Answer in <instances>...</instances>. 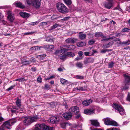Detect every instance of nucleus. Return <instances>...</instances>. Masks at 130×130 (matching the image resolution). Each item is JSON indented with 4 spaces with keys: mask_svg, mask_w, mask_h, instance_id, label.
Listing matches in <instances>:
<instances>
[{
    "mask_svg": "<svg viewBox=\"0 0 130 130\" xmlns=\"http://www.w3.org/2000/svg\"><path fill=\"white\" fill-rule=\"evenodd\" d=\"M53 127H50L45 125L44 124H37L36 125L34 130H54Z\"/></svg>",
    "mask_w": 130,
    "mask_h": 130,
    "instance_id": "obj_1",
    "label": "nucleus"
},
{
    "mask_svg": "<svg viewBox=\"0 0 130 130\" xmlns=\"http://www.w3.org/2000/svg\"><path fill=\"white\" fill-rule=\"evenodd\" d=\"M27 4L36 8H39L41 4V0H26Z\"/></svg>",
    "mask_w": 130,
    "mask_h": 130,
    "instance_id": "obj_2",
    "label": "nucleus"
},
{
    "mask_svg": "<svg viewBox=\"0 0 130 130\" xmlns=\"http://www.w3.org/2000/svg\"><path fill=\"white\" fill-rule=\"evenodd\" d=\"M57 7L59 11L61 13H67L68 11L66 7L62 3H58L57 4Z\"/></svg>",
    "mask_w": 130,
    "mask_h": 130,
    "instance_id": "obj_3",
    "label": "nucleus"
},
{
    "mask_svg": "<svg viewBox=\"0 0 130 130\" xmlns=\"http://www.w3.org/2000/svg\"><path fill=\"white\" fill-rule=\"evenodd\" d=\"M103 120L105 124L107 125L117 126L118 125L117 122L109 118H107L104 119Z\"/></svg>",
    "mask_w": 130,
    "mask_h": 130,
    "instance_id": "obj_4",
    "label": "nucleus"
},
{
    "mask_svg": "<svg viewBox=\"0 0 130 130\" xmlns=\"http://www.w3.org/2000/svg\"><path fill=\"white\" fill-rule=\"evenodd\" d=\"M113 107L120 115H123L125 114V112L122 106L117 104H113Z\"/></svg>",
    "mask_w": 130,
    "mask_h": 130,
    "instance_id": "obj_5",
    "label": "nucleus"
},
{
    "mask_svg": "<svg viewBox=\"0 0 130 130\" xmlns=\"http://www.w3.org/2000/svg\"><path fill=\"white\" fill-rule=\"evenodd\" d=\"M79 111V109L78 107L77 106H74L70 108L69 110V112L72 114L76 113Z\"/></svg>",
    "mask_w": 130,
    "mask_h": 130,
    "instance_id": "obj_6",
    "label": "nucleus"
},
{
    "mask_svg": "<svg viewBox=\"0 0 130 130\" xmlns=\"http://www.w3.org/2000/svg\"><path fill=\"white\" fill-rule=\"evenodd\" d=\"M21 100L18 99L15 102L16 104L17 107L13 108L20 110H22V109L21 107Z\"/></svg>",
    "mask_w": 130,
    "mask_h": 130,
    "instance_id": "obj_7",
    "label": "nucleus"
},
{
    "mask_svg": "<svg viewBox=\"0 0 130 130\" xmlns=\"http://www.w3.org/2000/svg\"><path fill=\"white\" fill-rule=\"evenodd\" d=\"M7 14H8L7 17L8 19L11 22H12L14 19L13 15H12L11 12L10 11H8Z\"/></svg>",
    "mask_w": 130,
    "mask_h": 130,
    "instance_id": "obj_8",
    "label": "nucleus"
},
{
    "mask_svg": "<svg viewBox=\"0 0 130 130\" xmlns=\"http://www.w3.org/2000/svg\"><path fill=\"white\" fill-rule=\"evenodd\" d=\"M62 116L65 119L69 120L71 119L72 114L70 112H66L63 114Z\"/></svg>",
    "mask_w": 130,
    "mask_h": 130,
    "instance_id": "obj_9",
    "label": "nucleus"
},
{
    "mask_svg": "<svg viewBox=\"0 0 130 130\" xmlns=\"http://www.w3.org/2000/svg\"><path fill=\"white\" fill-rule=\"evenodd\" d=\"M23 122L24 124L27 125H29L32 123L29 117H25Z\"/></svg>",
    "mask_w": 130,
    "mask_h": 130,
    "instance_id": "obj_10",
    "label": "nucleus"
},
{
    "mask_svg": "<svg viewBox=\"0 0 130 130\" xmlns=\"http://www.w3.org/2000/svg\"><path fill=\"white\" fill-rule=\"evenodd\" d=\"M59 120V117H51L50 118V122L52 123L58 122Z\"/></svg>",
    "mask_w": 130,
    "mask_h": 130,
    "instance_id": "obj_11",
    "label": "nucleus"
},
{
    "mask_svg": "<svg viewBox=\"0 0 130 130\" xmlns=\"http://www.w3.org/2000/svg\"><path fill=\"white\" fill-rule=\"evenodd\" d=\"M43 48L46 50L50 51L54 48V46L53 45H44Z\"/></svg>",
    "mask_w": 130,
    "mask_h": 130,
    "instance_id": "obj_12",
    "label": "nucleus"
},
{
    "mask_svg": "<svg viewBox=\"0 0 130 130\" xmlns=\"http://www.w3.org/2000/svg\"><path fill=\"white\" fill-rule=\"evenodd\" d=\"M93 59L91 58H86L84 60V63L85 64H87L89 63L93 62Z\"/></svg>",
    "mask_w": 130,
    "mask_h": 130,
    "instance_id": "obj_13",
    "label": "nucleus"
},
{
    "mask_svg": "<svg viewBox=\"0 0 130 130\" xmlns=\"http://www.w3.org/2000/svg\"><path fill=\"white\" fill-rule=\"evenodd\" d=\"M112 2H105L104 4L105 7L108 9H110L112 6Z\"/></svg>",
    "mask_w": 130,
    "mask_h": 130,
    "instance_id": "obj_14",
    "label": "nucleus"
},
{
    "mask_svg": "<svg viewBox=\"0 0 130 130\" xmlns=\"http://www.w3.org/2000/svg\"><path fill=\"white\" fill-rule=\"evenodd\" d=\"M3 127L7 128L8 129H10L11 128V125L10 122L8 121L5 122L2 125Z\"/></svg>",
    "mask_w": 130,
    "mask_h": 130,
    "instance_id": "obj_15",
    "label": "nucleus"
},
{
    "mask_svg": "<svg viewBox=\"0 0 130 130\" xmlns=\"http://www.w3.org/2000/svg\"><path fill=\"white\" fill-rule=\"evenodd\" d=\"M94 110L93 109H87L84 110V113L87 115H90L94 113Z\"/></svg>",
    "mask_w": 130,
    "mask_h": 130,
    "instance_id": "obj_16",
    "label": "nucleus"
},
{
    "mask_svg": "<svg viewBox=\"0 0 130 130\" xmlns=\"http://www.w3.org/2000/svg\"><path fill=\"white\" fill-rule=\"evenodd\" d=\"M130 41L129 40H127L125 41L121 42L120 43H117V44L118 46H120L121 45H128L130 44Z\"/></svg>",
    "mask_w": 130,
    "mask_h": 130,
    "instance_id": "obj_17",
    "label": "nucleus"
},
{
    "mask_svg": "<svg viewBox=\"0 0 130 130\" xmlns=\"http://www.w3.org/2000/svg\"><path fill=\"white\" fill-rule=\"evenodd\" d=\"M63 47L68 48L66 49L67 51L68 50H73L76 48V46L73 45H70L69 46L65 45L63 46Z\"/></svg>",
    "mask_w": 130,
    "mask_h": 130,
    "instance_id": "obj_18",
    "label": "nucleus"
},
{
    "mask_svg": "<svg viewBox=\"0 0 130 130\" xmlns=\"http://www.w3.org/2000/svg\"><path fill=\"white\" fill-rule=\"evenodd\" d=\"M123 76L125 78V84H128L130 83V77L126 74H124Z\"/></svg>",
    "mask_w": 130,
    "mask_h": 130,
    "instance_id": "obj_19",
    "label": "nucleus"
},
{
    "mask_svg": "<svg viewBox=\"0 0 130 130\" xmlns=\"http://www.w3.org/2000/svg\"><path fill=\"white\" fill-rule=\"evenodd\" d=\"M93 101L92 100L89 99L88 100H85L82 103L85 106H88L92 103Z\"/></svg>",
    "mask_w": 130,
    "mask_h": 130,
    "instance_id": "obj_20",
    "label": "nucleus"
},
{
    "mask_svg": "<svg viewBox=\"0 0 130 130\" xmlns=\"http://www.w3.org/2000/svg\"><path fill=\"white\" fill-rule=\"evenodd\" d=\"M13 4L16 7L21 8H23L25 7V6L23 5L22 3L20 2H16L14 3Z\"/></svg>",
    "mask_w": 130,
    "mask_h": 130,
    "instance_id": "obj_21",
    "label": "nucleus"
},
{
    "mask_svg": "<svg viewBox=\"0 0 130 130\" xmlns=\"http://www.w3.org/2000/svg\"><path fill=\"white\" fill-rule=\"evenodd\" d=\"M79 37L81 40H84L86 39V34L82 33V32H80L78 33Z\"/></svg>",
    "mask_w": 130,
    "mask_h": 130,
    "instance_id": "obj_22",
    "label": "nucleus"
},
{
    "mask_svg": "<svg viewBox=\"0 0 130 130\" xmlns=\"http://www.w3.org/2000/svg\"><path fill=\"white\" fill-rule=\"evenodd\" d=\"M71 124L68 122H62L60 124V125L62 128H66V127L69 126H70Z\"/></svg>",
    "mask_w": 130,
    "mask_h": 130,
    "instance_id": "obj_23",
    "label": "nucleus"
},
{
    "mask_svg": "<svg viewBox=\"0 0 130 130\" xmlns=\"http://www.w3.org/2000/svg\"><path fill=\"white\" fill-rule=\"evenodd\" d=\"M29 117L32 123L33 122L37 121L39 119L37 115L34 116Z\"/></svg>",
    "mask_w": 130,
    "mask_h": 130,
    "instance_id": "obj_24",
    "label": "nucleus"
},
{
    "mask_svg": "<svg viewBox=\"0 0 130 130\" xmlns=\"http://www.w3.org/2000/svg\"><path fill=\"white\" fill-rule=\"evenodd\" d=\"M90 121L92 125L96 126H99V123L97 120H91Z\"/></svg>",
    "mask_w": 130,
    "mask_h": 130,
    "instance_id": "obj_25",
    "label": "nucleus"
},
{
    "mask_svg": "<svg viewBox=\"0 0 130 130\" xmlns=\"http://www.w3.org/2000/svg\"><path fill=\"white\" fill-rule=\"evenodd\" d=\"M20 14L22 17L24 18H28L30 15L28 13L24 12H20Z\"/></svg>",
    "mask_w": 130,
    "mask_h": 130,
    "instance_id": "obj_26",
    "label": "nucleus"
},
{
    "mask_svg": "<svg viewBox=\"0 0 130 130\" xmlns=\"http://www.w3.org/2000/svg\"><path fill=\"white\" fill-rule=\"evenodd\" d=\"M101 38H102L103 39H102L101 40V41H107L110 39H113L114 38H115L116 37H109L107 38H106V36H104L103 35V34H102V36H101Z\"/></svg>",
    "mask_w": 130,
    "mask_h": 130,
    "instance_id": "obj_27",
    "label": "nucleus"
},
{
    "mask_svg": "<svg viewBox=\"0 0 130 130\" xmlns=\"http://www.w3.org/2000/svg\"><path fill=\"white\" fill-rule=\"evenodd\" d=\"M77 45L78 47H82L86 45V43L84 42H79L76 44Z\"/></svg>",
    "mask_w": 130,
    "mask_h": 130,
    "instance_id": "obj_28",
    "label": "nucleus"
},
{
    "mask_svg": "<svg viewBox=\"0 0 130 130\" xmlns=\"http://www.w3.org/2000/svg\"><path fill=\"white\" fill-rule=\"evenodd\" d=\"M63 46H61L60 47V49L59 50V51L60 54L61 53H65L67 51V50L66 49L63 47Z\"/></svg>",
    "mask_w": 130,
    "mask_h": 130,
    "instance_id": "obj_29",
    "label": "nucleus"
},
{
    "mask_svg": "<svg viewBox=\"0 0 130 130\" xmlns=\"http://www.w3.org/2000/svg\"><path fill=\"white\" fill-rule=\"evenodd\" d=\"M67 56L66 53H62V54L59 55V58L60 59L62 60L64 59Z\"/></svg>",
    "mask_w": 130,
    "mask_h": 130,
    "instance_id": "obj_30",
    "label": "nucleus"
},
{
    "mask_svg": "<svg viewBox=\"0 0 130 130\" xmlns=\"http://www.w3.org/2000/svg\"><path fill=\"white\" fill-rule=\"evenodd\" d=\"M66 42L67 43H74L75 42L74 39L71 38H68L66 40Z\"/></svg>",
    "mask_w": 130,
    "mask_h": 130,
    "instance_id": "obj_31",
    "label": "nucleus"
},
{
    "mask_svg": "<svg viewBox=\"0 0 130 130\" xmlns=\"http://www.w3.org/2000/svg\"><path fill=\"white\" fill-rule=\"evenodd\" d=\"M67 56L70 57H72L75 55V54L72 52H68L66 53Z\"/></svg>",
    "mask_w": 130,
    "mask_h": 130,
    "instance_id": "obj_32",
    "label": "nucleus"
},
{
    "mask_svg": "<svg viewBox=\"0 0 130 130\" xmlns=\"http://www.w3.org/2000/svg\"><path fill=\"white\" fill-rule=\"evenodd\" d=\"M15 81H18L19 82H23L24 81H26V79H25L24 77H22L16 79L14 80Z\"/></svg>",
    "mask_w": 130,
    "mask_h": 130,
    "instance_id": "obj_33",
    "label": "nucleus"
},
{
    "mask_svg": "<svg viewBox=\"0 0 130 130\" xmlns=\"http://www.w3.org/2000/svg\"><path fill=\"white\" fill-rule=\"evenodd\" d=\"M22 63L24 65H27L29 64L30 63V62L29 61H28L26 60L25 59L23 60L22 62Z\"/></svg>",
    "mask_w": 130,
    "mask_h": 130,
    "instance_id": "obj_34",
    "label": "nucleus"
},
{
    "mask_svg": "<svg viewBox=\"0 0 130 130\" xmlns=\"http://www.w3.org/2000/svg\"><path fill=\"white\" fill-rule=\"evenodd\" d=\"M46 55L45 54L39 55L36 56V57L39 58L40 59H43L45 57Z\"/></svg>",
    "mask_w": 130,
    "mask_h": 130,
    "instance_id": "obj_35",
    "label": "nucleus"
},
{
    "mask_svg": "<svg viewBox=\"0 0 130 130\" xmlns=\"http://www.w3.org/2000/svg\"><path fill=\"white\" fill-rule=\"evenodd\" d=\"M103 34V33L101 32H96L95 33V37H101L102 36Z\"/></svg>",
    "mask_w": 130,
    "mask_h": 130,
    "instance_id": "obj_36",
    "label": "nucleus"
},
{
    "mask_svg": "<svg viewBox=\"0 0 130 130\" xmlns=\"http://www.w3.org/2000/svg\"><path fill=\"white\" fill-rule=\"evenodd\" d=\"M45 40L47 42H53V38H50L48 37L46 38Z\"/></svg>",
    "mask_w": 130,
    "mask_h": 130,
    "instance_id": "obj_37",
    "label": "nucleus"
},
{
    "mask_svg": "<svg viewBox=\"0 0 130 130\" xmlns=\"http://www.w3.org/2000/svg\"><path fill=\"white\" fill-rule=\"evenodd\" d=\"M79 90L84 91L87 88L86 86H84L82 87H78Z\"/></svg>",
    "mask_w": 130,
    "mask_h": 130,
    "instance_id": "obj_38",
    "label": "nucleus"
},
{
    "mask_svg": "<svg viewBox=\"0 0 130 130\" xmlns=\"http://www.w3.org/2000/svg\"><path fill=\"white\" fill-rule=\"evenodd\" d=\"M113 41H111L109 42L105 46L106 48H108L110 46H111L113 44Z\"/></svg>",
    "mask_w": 130,
    "mask_h": 130,
    "instance_id": "obj_39",
    "label": "nucleus"
},
{
    "mask_svg": "<svg viewBox=\"0 0 130 130\" xmlns=\"http://www.w3.org/2000/svg\"><path fill=\"white\" fill-rule=\"evenodd\" d=\"M76 65L77 67L79 68H82L83 64L82 63L77 62L76 63Z\"/></svg>",
    "mask_w": 130,
    "mask_h": 130,
    "instance_id": "obj_40",
    "label": "nucleus"
},
{
    "mask_svg": "<svg viewBox=\"0 0 130 130\" xmlns=\"http://www.w3.org/2000/svg\"><path fill=\"white\" fill-rule=\"evenodd\" d=\"M114 64V63L113 61H111L108 64V68H112L113 67Z\"/></svg>",
    "mask_w": 130,
    "mask_h": 130,
    "instance_id": "obj_41",
    "label": "nucleus"
},
{
    "mask_svg": "<svg viewBox=\"0 0 130 130\" xmlns=\"http://www.w3.org/2000/svg\"><path fill=\"white\" fill-rule=\"evenodd\" d=\"M64 1L67 5H70L71 3V0H63Z\"/></svg>",
    "mask_w": 130,
    "mask_h": 130,
    "instance_id": "obj_42",
    "label": "nucleus"
},
{
    "mask_svg": "<svg viewBox=\"0 0 130 130\" xmlns=\"http://www.w3.org/2000/svg\"><path fill=\"white\" fill-rule=\"evenodd\" d=\"M59 26V24H55V25H53L51 27V29H54L58 27Z\"/></svg>",
    "mask_w": 130,
    "mask_h": 130,
    "instance_id": "obj_43",
    "label": "nucleus"
},
{
    "mask_svg": "<svg viewBox=\"0 0 130 130\" xmlns=\"http://www.w3.org/2000/svg\"><path fill=\"white\" fill-rule=\"evenodd\" d=\"M84 77L83 76H80L79 75H76L75 76V78H76L79 79H82L84 78Z\"/></svg>",
    "mask_w": 130,
    "mask_h": 130,
    "instance_id": "obj_44",
    "label": "nucleus"
},
{
    "mask_svg": "<svg viewBox=\"0 0 130 130\" xmlns=\"http://www.w3.org/2000/svg\"><path fill=\"white\" fill-rule=\"evenodd\" d=\"M41 46H34V47L35 50H39L41 49Z\"/></svg>",
    "mask_w": 130,
    "mask_h": 130,
    "instance_id": "obj_45",
    "label": "nucleus"
},
{
    "mask_svg": "<svg viewBox=\"0 0 130 130\" xmlns=\"http://www.w3.org/2000/svg\"><path fill=\"white\" fill-rule=\"evenodd\" d=\"M50 88V86L48 84H45V85L44 89L46 90H49Z\"/></svg>",
    "mask_w": 130,
    "mask_h": 130,
    "instance_id": "obj_46",
    "label": "nucleus"
},
{
    "mask_svg": "<svg viewBox=\"0 0 130 130\" xmlns=\"http://www.w3.org/2000/svg\"><path fill=\"white\" fill-rule=\"evenodd\" d=\"M95 42V40H90L88 42V43L89 45H91L93 44Z\"/></svg>",
    "mask_w": 130,
    "mask_h": 130,
    "instance_id": "obj_47",
    "label": "nucleus"
},
{
    "mask_svg": "<svg viewBox=\"0 0 130 130\" xmlns=\"http://www.w3.org/2000/svg\"><path fill=\"white\" fill-rule=\"evenodd\" d=\"M60 82L62 84H64L65 83L67 82V80L63 78L60 79Z\"/></svg>",
    "mask_w": 130,
    "mask_h": 130,
    "instance_id": "obj_48",
    "label": "nucleus"
},
{
    "mask_svg": "<svg viewBox=\"0 0 130 130\" xmlns=\"http://www.w3.org/2000/svg\"><path fill=\"white\" fill-rule=\"evenodd\" d=\"M29 61L30 62V63L32 62H35L36 60L34 58L32 57L30 59Z\"/></svg>",
    "mask_w": 130,
    "mask_h": 130,
    "instance_id": "obj_49",
    "label": "nucleus"
},
{
    "mask_svg": "<svg viewBox=\"0 0 130 130\" xmlns=\"http://www.w3.org/2000/svg\"><path fill=\"white\" fill-rule=\"evenodd\" d=\"M14 85L11 86H10V87L8 88L7 89V91L11 90L13 89V88L14 87Z\"/></svg>",
    "mask_w": 130,
    "mask_h": 130,
    "instance_id": "obj_50",
    "label": "nucleus"
},
{
    "mask_svg": "<svg viewBox=\"0 0 130 130\" xmlns=\"http://www.w3.org/2000/svg\"><path fill=\"white\" fill-rule=\"evenodd\" d=\"M37 81L39 83H41L42 82V78L40 76H39L37 78Z\"/></svg>",
    "mask_w": 130,
    "mask_h": 130,
    "instance_id": "obj_51",
    "label": "nucleus"
},
{
    "mask_svg": "<svg viewBox=\"0 0 130 130\" xmlns=\"http://www.w3.org/2000/svg\"><path fill=\"white\" fill-rule=\"evenodd\" d=\"M24 129V128H22L20 125H19L17 126L16 129H18V130H20L21 129Z\"/></svg>",
    "mask_w": 130,
    "mask_h": 130,
    "instance_id": "obj_52",
    "label": "nucleus"
},
{
    "mask_svg": "<svg viewBox=\"0 0 130 130\" xmlns=\"http://www.w3.org/2000/svg\"><path fill=\"white\" fill-rule=\"evenodd\" d=\"M129 30H130L129 29L127 28H125L123 29L122 30V31L123 32H126L129 31Z\"/></svg>",
    "mask_w": 130,
    "mask_h": 130,
    "instance_id": "obj_53",
    "label": "nucleus"
},
{
    "mask_svg": "<svg viewBox=\"0 0 130 130\" xmlns=\"http://www.w3.org/2000/svg\"><path fill=\"white\" fill-rule=\"evenodd\" d=\"M83 54V53L82 51H79L78 52V54L80 57H81Z\"/></svg>",
    "mask_w": 130,
    "mask_h": 130,
    "instance_id": "obj_54",
    "label": "nucleus"
},
{
    "mask_svg": "<svg viewBox=\"0 0 130 130\" xmlns=\"http://www.w3.org/2000/svg\"><path fill=\"white\" fill-rule=\"evenodd\" d=\"M60 54L59 51V50H57L54 52V54L55 55H57Z\"/></svg>",
    "mask_w": 130,
    "mask_h": 130,
    "instance_id": "obj_55",
    "label": "nucleus"
},
{
    "mask_svg": "<svg viewBox=\"0 0 130 130\" xmlns=\"http://www.w3.org/2000/svg\"><path fill=\"white\" fill-rule=\"evenodd\" d=\"M34 33V32H26V33H25L24 34V35H29L30 34H33Z\"/></svg>",
    "mask_w": 130,
    "mask_h": 130,
    "instance_id": "obj_56",
    "label": "nucleus"
},
{
    "mask_svg": "<svg viewBox=\"0 0 130 130\" xmlns=\"http://www.w3.org/2000/svg\"><path fill=\"white\" fill-rule=\"evenodd\" d=\"M127 99V101L130 102V93H128Z\"/></svg>",
    "mask_w": 130,
    "mask_h": 130,
    "instance_id": "obj_57",
    "label": "nucleus"
},
{
    "mask_svg": "<svg viewBox=\"0 0 130 130\" xmlns=\"http://www.w3.org/2000/svg\"><path fill=\"white\" fill-rule=\"evenodd\" d=\"M38 23L36 21L33 22L31 23H30V24L32 26H34L35 25H36Z\"/></svg>",
    "mask_w": 130,
    "mask_h": 130,
    "instance_id": "obj_58",
    "label": "nucleus"
},
{
    "mask_svg": "<svg viewBox=\"0 0 130 130\" xmlns=\"http://www.w3.org/2000/svg\"><path fill=\"white\" fill-rule=\"evenodd\" d=\"M70 18V17H65L63 19H61V20L62 21H66L68 19H69Z\"/></svg>",
    "mask_w": 130,
    "mask_h": 130,
    "instance_id": "obj_59",
    "label": "nucleus"
},
{
    "mask_svg": "<svg viewBox=\"0 0 130 130\" xmlns=\"http://www.w3.org/2000/svg\"><path fill=\"white\" fill-rule=\"evenodd\" d=\"M90 54L89 52H85L84 53V54L86 56H88Z\"/></svg>",
    "mask_w": 130,
    "mask_h": 130,
    "instance_id": "obj_60",
    "label": "nucleus"
},
{
    "mask_svg": "<svg viewBox=\"0 0 130 130\" xmlns=\"http://www.w3.org/2000/svg\"><path fill=\"white\" fill-rule=\"evenodd\" d=\"M81 116L80 114L77 115V116H75V118L76 119H78L79 118H80Z\"/></svg>",
    "mask_w": 130,
    "mask_h": 130,
    "instance_id": "obj_61",
    "label": "nucleus"
},
{
    "mask_svg": "<svg viewBox=\"0 0 130 130\" xmlns=\"http://www.w3.org/2000/svg\"><path fill=\"white\" fill-rule=\"evenodd\" d=\"M114 41L115 42H116L117 41H119V43H120V42H121L120 39L119 38H117L116 39L114 40Z\"/></svg>",
    "mask_w": 130,
    "mask_h": 130,
    "instance_id": "obj_62",
    "label": "nucleus"
},
{
    "mask_svg": "<svg viewBox=\"0 0 130 130\" xmlns=\"http://www.w3.org/2000/svg\"><path fill=\"white\" fill-rule=\"evenodd\" d=\"M115 9H118L120 11L121 9L120 8L119 6L118 5L117 7L115 8Z\"/></svg>",
    "mask_w": 130,
    "mask_h": 130,
    "instance_id": "obj_63",
    "label": "nucleus"
},
{
    "mask_svg": "<svg viewBox=\"0 0 130 130\" xmlns=\"http://www.w3.org/2000/svg\"><path fill=\"white\" fill-rule=\"evenodd\" d=\"M31 69L33 71H36V68L35 67H32L31 68Z\"/></svg>",
    "mask_w": 130,
    "mask_h": 130,
    "instance_id": "obj_64",
    "label": "nucleus"
}]
</instances>
